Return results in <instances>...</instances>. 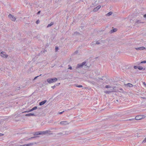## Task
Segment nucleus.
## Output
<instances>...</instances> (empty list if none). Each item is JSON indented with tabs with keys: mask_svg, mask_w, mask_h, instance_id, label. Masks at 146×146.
Masks as SVG:
<instances>
[{
	"mask_svg": "<svg viewBox=\"0 0 146 146\" xmlns=\"http://www.w3.org/2000/svg\"><path fill=\"white\" fill-rule=\"evenodd\" d=\"M57 80V79L56 78H49L47 79V81L49 84H51L56 82Z\"/></svg>",
	"mask_w": 146,
	"mask_h": 146,
	"instance_id": "obj_1",
	"label": "nucleus"
},
{
	"mask_svg": "<svg viewBox=\"0 0 146 146\" xmlns=\"http://www.w3.org/2000/svg\"><path fill=\"white\" fill-rule=\"evenodd\" d=\"M41 135H45L48 134L49 135L52 134V133H50L51 131L50 130H48L45 131H40Z\"/></svg>",
	"mask_w": 146,
	"mask_h": 146,
	"instance_id": "obj_2",
	"label": "nucleus"
},
{
	"mask_svg": "<svg viewBox=\"0 0 146 146\" xmlns=\"http://www.w3.org/2000/svg\"><path fill=\"white\" fill-rule=\"evenodd\" d=\"M86 62H82L81 64H78L77 66H76V68H82L83 66L86 65Z\"/></svg>",
	"mask_w": 146,
	"mask_h": 146,
	"instance_id": "obj_3",
	"label": "nucleus"
},
{
	"mask_svg": "<svg viewBox=\"0 0 146 146\" xmlns=\"http://www.w3.org/2000/svg\"><path fill=\"white\" fill-rule=\"evenodd\" d=\"M8 17L11 20L13 21H15L16 20V18L13 15L11 14H9L8 15Z\"/></svg>",
	"mask_w": 146,
	"mask_h": 146,
	"instance_id": "obj_4",
	"label": "nucleus"
},
{
	"mask_svg": "<svg viewBox=\"0 0 146 146\" xmlns=\"http://www.w3.org/2000/svg\"><path fill=\"white\" fill-rule=\"evenodd\" d=\"M0 55L3 57L7 58L8 56V55L6 54L5 52H2L1 54Z\"/></svg>",
	"mask_w": 146,
	"mask_h": 146,
	"instance_id": "obj_5",
	"label": "nucleus"
},
{
	"mask_svg": "<svg viewBox=\"0 0 146 146\" xmlns=\"http://www.w3.org/2000/svg\"><path fill=\"white\" fill-rule=\"evenodd\" d=\"M69 123L67 121H62L60 122V124L63 125H65L68 124Z\"/></svg>",
	"mask_w": 146,
	"mask_h": 146,
	"instance_id": "obj_6",
	"label": "nucleus"
},
{
	"mask_svg": "<svg viewBox=\"0 0 146 146\" xmlns=\"http://www.w3.org/2000/svg\"><path fill=\"white\" fill-rule=\"evenodd\" d=\"M101 7V6L100 5H99L98 7L95 8L93 10V11L94 12H96L98 11L99 9Z\"/></svg>",
	"mask_w": 146,
	"mask_h": 146,
	"instance_id": "obj_7",
	"label": "nucleus"
},
{
	"mask_svg": "<svg viewBox=\"0 0 146 146\" xmlns=\"http://www.w3.org/2000/svg\"><path fill=\"white\" fill-rule=\"evenodd\" d=\"M142 118V117L141 115H137L135 117V120H139L141 119Z\"/></svg>",
	"mask_w": 146,
	"mask_h": 146,
	"instance_id": "obj_8",
	"label": "nucleus"
},
{
	"mask_svg": "<svg viewBox=\"0 0 146 146\" xmlns=\"http://www.w3.org/2000/svg\"><path fill=\"white\" fill-rule=\"evenodd\" d=\"M68 133V131H66L65 132H63V133H60L58 134V135H68V133Z\"/></svg>",
	"mask_w": 146,
	"mask_h": 146,
	"instance_id": "obj_9",
	"label": "nucleus"
},
{
	"mask_svg": "<svg viewBox=\"0 0 146 146\" xmlns=\"http://www.w3.org/2000/svg\"><path fill=\"white\" fill-rule=\"evenodd\" d=\"M135 49L137 50H143V49H145V47L142 46L140 47L136 48H135Z\"/></svg>",
	"mask_w": 146,
	"mask_h": 146,
	"instance_id": "obj_10",
	"label": "nucleus"
},
{
	"mask_svg": "<svg viewBox=\"0 0 146 146\" xmlns=\"http://www.w3.org/2000/svg\"><path fill=\"white\" fill-rule=\"evenodd\" d=\"M26 116H35L36 115L34 114V113H29L25 115Z\"/></svg>",
	"mask_w": 146,
	"mask_h": 146,
	"instance_id": "obj_11",
	"label": "nucleus"
},
{
	"mask_svg": "<svg viewBox=\"0 0 146 146\" xmlns=\"http://www.w3.org/2000/svg\"><path fill=\"white\" fill-rule=\"evenodd\" d=\"M46 102V100H45L44 101H42L39 103V105L40 106L44 104Z\"/></svg>",
	"mask_w": 146,
	"mask_h": 146,
	"instance_id": "obj_12",
	"label": "nucleus"
},
{
	"mask_svg": "<svg viewBox=\"0 0 146 146\" xmlns=\"http://www.w3.org/2000/svg\"><path fill=\"white\" fill-rule=\"evenodd\" d=\"M41 135L40 131L35 132L34 134V135Z\"/></svg>",
	"mask_w": 146,
	"mask_h": 146,
	"instance_id": "obj_13",
	"label": "nucleus"
},
{
	"mask_svg": "<svg viewBox=\"0 0 146 146\" xmlns=\"http://www.w3.org/2000/svg\"><path fill=\"white\" fill-rule=\"evenodd\" d=\"M112 14V12L111 11H110V12H109V13H108L106 15L107 16H109L110 15H111Z\"/></svg>",
	"mask_w": 146,
	"mask_h": 146,
	"instance_id": "obj_14",
	"label": "nucleus"
},
{
	"mask_svg": "<svg viewBox=\"0 0 146 146\" xmlns=\"http://www.w3.org/2000/svg\"><path fill=\"white\" fill-rule=\"evenodd\" d=\"M34 143H30L27 144H25V146H29L30 145H32L34 144Z\"/></svg>",
	"mask_w": 146,
	"mask_h": 146,
	"instance_id": "obj_15",
	"label": "nucleus"
},
{
	"mask_svg": "<svg viewBox=\"0 0 146 146\" xmlns=\"http://www.w3.org/2000/svg\"><path fill=\"white\" fill-rule=\"evenodd\" d=\"M126 85L127 86H129L130 87H132L133 86V85L132 84L129 83L127 84Z\"/></svg>",
	"mask_w": 146,
	"mask_h": 146,
	"instance_id": "obj_16",
	"label": "nucleus"
},
{
	"mask_svg": "<svg viewBox=\"0 0 146 146\" xmlns=\"http://www.w3.org/2000/svg\"><path fill=\"white\" fill-rule=\"evenodd\" d=\"M117 29H114L111 30V32L112 33H113L114 32H116L117 31Z\"/></svg>",
	"mask_w": 146,
	"mask_h": 146,
	"instance_id": "obj_17",
	"label": "nucleus"
},
{
	"mask_svg": "<svg viewBox=\"0 0 146 146\" xmlns=\"http://www.w3.org/2000/svg\"><path fill=\"white\" fill-rule=\"evenodd\" d=\"M53 24V22H51L50 24H49L47 26V27H48L51 26Z\"/></svg>",
	"mask_w": 146,
	"mask_h": 146,
	"instance_id": "obj_18",
	"label": "nucleus"
},
{
	"mask_svg": "<svg viewBox=\"0 0 146 146\" xmlns=\"http://www.w3.org/2000/svg\"><path fill=\"white\" fill-rule=\"evenodd\" d=\"M111 92V91H106L104 92L106 94H109Z\"/></svg>",
	"mask_w": 146,
	"mask_h": 146,
	"instance_id": "obj_19",
	"label": "nucleus"
},
{
	"mask_svg": "<svg viewBox=\"0 0 146 146\" xmlns=\"http://www.w3.org/2000/svg\"><path fill=\"white\" fill-rule=\"evenodd\" d=\"M146 142V137L142 141V143H145Z\"/></svg>",
	"mask_w": 146,
	"mask_h": 146,
	"instance_id": "obj_20",
	"label": "nucleus"
},
{
	"mask_svg": "<svg viewBox=\"0 0 146 146\" xmlns=\"http://www.w3.org/2000/svg\"><path fill=\"white\" fill-rule=\"evenodd\" d=\"M136 23H141V22L140 21V20H137L136 21Z\"/></svg>",
	"mask_w": 146,
	"mask_h": 146,
	"instance_id": "obj_21",
	"label": "nucleus"
},
{
	"mask_svg": "<svg viewBox=\"0 0 146 146\" xmlns=\"http://www.w3.org/2000/svg\"><path fill=\"white\" fill-rule=\"evenodd\" d=\"M111 87L110 86L108 85H107L106 86L105 88H110Z\"/></svg>",
	"mask_w": 146,
	"mask_h": 146,
	"instance_id": "obj_22",
	"label": "nucleus"
},
{
	"mask_svg": "<svg viewBox=\"0 0 146 146\" xmlns=\"http://www.w3.org/2000/svg\"><path fill=\"white\" fill-rule=\"evenodd\" d=\"M138 68L139 70H141L143 69V68L141 66H139Z\"/></svg>",
	"mask_w": 146,
	"mask_h": 146,
	"instance_id": "obj_23",
	"label": "nucleus"
},
{
	"mask_svg": "<svg viewBox=\"0 0 146 146\" xmlns=\"http://www.w3.org/2000/svg\"><path fill=\"white\" fill-rule=\"evenodd\" d=\"M37 108V107L36 106L35 107L33 108V110H36Z\"/></svg>",
	"mask_w": 146,
	"mask_h": 146,
	"instance_id": "obj_24",
	"label": "nucleus"
},
{
	"mask_svg": "<svg viewBox=\"0 0 146 146\" xmlns=\"http://www.w3.org/2000/svg\"><path fill=\"white\" fill-rule=\"evenodd\" d=\"M68 66H69V68H68V69H70V70L72 69V67L71 66H70V65H69Z\"/></svg>",
	"mask_w": 146,
	"mask_h": 146,
	"instance_id": "obj_25",
	"label": "nucleus"
},
{
	"mask_svg": "<svg viewBox=\"0 0 146 146\" xmlns=\"http://www.w3.org/2000/svg\"><path fill=\"white\" fill-rule=\"evenodd\" d=\"M40 22V21L39 20H38L36 22V24H38Z\"/></svg>",
	"mask_w": 146,
	"mask_h": 146,
	"instance_id": "obj_26",
	"label": "nucleus"
},
{
	"mask_svg": "<svg viewBox=\"0 0 146 146\" xmlns=\"http://www.w3.org/2000/svg\"><path fill=\"white\" fill-rule=\"evenodd\" d=\"M76 86L79 88L82 87V85Z\"/></svg>",
	"mask_w": 146,
	"mask_h": 146,
	"instance_id": "obj_27",
	"label": "nucleus"
},
{
	"mask_svg": "<svg viewBox=\"0 0 146 146\" xmlns=\"http://www.w3.org/2000/svg\"><path fill=\"white\" fill-rule=\"evenodd\" d=\"M141 63H146V61L144 60L142 61L141 62Z\"/></svg>",
	"mask_w": 146,
	"mask_h": 146,
	"instance_id": "obj_28",
	"label": "nucleus"
},
{
	"mask_svg": "<svg viewBox=\"0 0 146 146\" xmlns=\"http://www.w3.org/2000/svg\"><path fill=\"white\" fill-rule=\"evenodd\" d=\"M36 137H35V136H34V137H32L30 138H29V139H33V138H35Z\"/></svg>",
	"mask_w": 146,
	"mask_h": 146,
	"instance_id": "obj_29",
	"label": "nucleus"
},
{
	"mask_svg": "<svg viewBox=\"0 0 146 146\" xmlns=\"http://www.w3.org/2000/svg\"><path fill=\"white\" fill-rule=\"evenodd\" d=\"M135 120V119H129L128 120L129 121Z\"/></svg>",
	"mask_w": 146,
	"mask_h": 146,
	"instance_id": "obj_30",
	"label": "nucleus"
},
{
	"mask_svg": "<svg viewBox=\"0 0 146 146\" xmlns=\"http://www.w3.org/2000/svg\"><path fill=\"white\" fill-rule=\"evenodd\" d=\"M96 44H100V43L99 42H98V41H97L96 42Z\"/></svg>",
	"mask_w": 146,
	"mask_h": 146,
	"instance_id": "obj_31",
	"label": "nucleus"
},
{
	"mask_svg": "<svg viewBox=\"0 0 146 146\" xmlns=\"http://www.w3.org/2000/svg\"><path fill=\"white\" fill-rule=\"evenodd\" d=\"M55 49H56V51H57V50L58 49V47L57 46H56L55 47Z\"/></svg>",
	"mask_w": 146,
	"mask_h": 146,
	"instance_id": "obj_32",
	"label": "nucleus"
},
{
	"mask_svg": "<svg viewBox=\"0 0 146 146\" xmlns=\"http://www.w3.org/2000/svg\"><path fill=\"white\" fill-rule=\"evenodd\" d=\"M79 34V33L78 32H75L74 33V35H77L78 34Z\"/></svg>",
	"mask_w": 146,
	"mask_h": 146,
	"instance_id": "obj_33",
	"label": "nucleus"
},
{
	"mask_svg": "<svg viewBox=\"0 0 146 146\" xmlns=\"http://www.w3.org/2000/svg\"><path fill=\"white\" fill-rule=\"evenodd\" d=\"M33 110H33V108L32 109L29 110V111L30 112V111H33Z\"/></svg>",
	"mask_w": 146,
	"mask_h": 146,
	"instance_id": "obj_34",
	"label": "nucleus"
},
{
	"mask_svg": "<svg viewBox=\"0 0 146 146\" xmlns=\"http://www.w3.org/2000/svg\"><path fill=\"white\" fill-rule=\"evenodd\" d=\"M134 68L135 69H136L137 68V66H134Z\"/></svg>",
	"mask_w": 146,
	"mask_h": 146,
	"instance_id": "obj_35",
	"label": "nucleus"
},
{
	"mask_svg": "<svg viewBox=\"0 0 146 146\" xmlns=\"http://www.w3.org/2000/svg\"><path fill=\"white\" fill-rule=\"evenodd\" d=\"M55 86H55L54 85V86H52V88L54 89L55 88Z\"/></svg>",
	"mask_w": 146,
	"mask_h": 146,
	"instance_id": "obj_36",
	"label": "nucleus"
},
{
	"mask_svg": "<svg viewBox=\"0 0 146 146\" xmlns=\"http://www.w3.org/2000/svg\"><path fill=\"white\" fill-rule=\"evenodd\" d=\"M30 111H29V110H27L26 111H25L23 112V113H25V112H29Z\"/></svg>",
	"mask_w": 146,
	"mask_h": 146,
	"instance_id": "obj_37",
	"label": "nucleus"
},
{
	"mask_svg": "<svg viewBox=\"0 0 146 146\" xmlns=\"http://www.w3.org/2000/svg\"><path fill=\"white\" fill-rule=\"evenodd\" d=\"M38 76H36V77H35V78H34V80L36 79V78H37L38 77Z\"/></svg>",
	"mask_w": 146,
	"mask_h": 146,
	"instance_id": "obj_38",
	"label": "nucleus"
},
{
	"mask_svg": "<svg viewBox=\"0 0 146 146\" xmlns=\"http://www.w3.org/2000/svg\"><path fill=\"white\" fill-rule=\"evenodd\" d=\"M40 12V11H38V13H37V14H39Z\"/></svg>",
	"mask_w": 146,
	"mask_h": 146,
	"instance_id": "obj_39",
	"label": "nucleus"
},
{
	"mask_svg": "<svg viewBox=\"0 0 146 146\" xmlns=\"http://www.w3.org/2000/svg\"><path fill=\"white\" fill-rule=\"evenodd\" d=\"M143 17L145 18H146V14L144 15Z\"/></svg>",
	"mask_w": 146,
	"mask_h": 146,
	"instance_id": "obj_40",
	"label": "nucleus"
},
{
	"mask_svg": "<svg viewBox=\"0 0 146 146\" xmlns=\"http://www.w3.org/2000/svg\"><path fill=\"white\" fill-rule=\"evenodd\" d=\"M64 112V111H63L62 112H60V113H59V114H62L63 112Z\"/></svg>",
	"mask_w": 146,
	"mask_h": 146,
	"instance_id": "obj_41",
	"label": "nucleus"
},
{
	"mask_svg": "<svg viewBox=\"0 0 146 146\" xmlns=\"http://www.w3.org/2000/svg\"><path fill=\"white\" fill-rule=\"evenodd\" d=\"M3 135V134L0 133V136Z\"/></svg>",
	"mask_w": 146,
	"mask_h": 146,
	"instance_id": "obj_42",
	"label": "nucleus"
},
{
	"mask_svg": "<svg viewBox=\"0 0 146 146\" xmlns=\"http://www.w3.org/2000/svg\"><path fill=\"white\" fill-rule=\"evenodd\" d=\"M17 146H25V145H17Z\"/></svg>",
	"mask_w": 146,
	"mask_h": 146,
	"instance_id": "obj_43",
	"label": "nucleus"
},
{
	"mask_svg": "<svg viewBox=\"0 0 146 146\" xmlns=\"http://www.w3.org/2000/svg\"><path fill=\"white\" fill-rule=\"evenodd\" d=\"M142 98L143 99H145L146 98L145 97H142Z\"/></svg>",
	"mask_w": 146,
	"mask_h": 146,
	"instance_id": "obj_44",
	"label": "nucleus"
},
{
	"mask_svg": "<svg viewBox=\"0 0 146 146\" xmlns=\"http://www.w3.org/2000/svg\"><path fill=\"white\" fill-rule=\"evenodd\" d=\"M143 84H144V85H146V84H145V82H144V83H143Z\"/></svg>",
	"mask_w": 146,
	"mask_h": 146,
	"instance_id": "obj_45",
	"label": "nucleus"
},
{
	"mask_svg": "<svg viewBox=\"0 0 146 146\" xmlns=\"http://www.w3.org/2000/svg\"><path fill=\"white\" fill-rule=\"evenodd\" d=\"M60 84V83H58V85H59Z\"/></svg>",
	"mask_w": 146,
	"mask_h": 146,
	"instance_id": "obj_46",
	"label": "nucleus"
},
{
	"mask_svg": "<svg viewBox=\"0 0 146 146\" xmlns=\"http://www.w3.org/2000/svg\"><path fill=\"white\" fill-rule=\"evenodd\" d=\"M41 75V74H40L39 75V76H40Z\"/></svg>",
	"mask_w": 146,
	"mask_h": 146,
	"instance_id": "obj_47",
	"label": "nucleus"
},
{
	"mask_svg": "<svg viewBox=\"0 0 146 146\" xmlns=\"http://www.w3.org/2000/svg\"><path fill=\"white\" fill-rule=\"evenodd\" d=\"M120 90H122V89H120Z\"/></svg>",
	"mask_w": 146,
	"mask_h": 146,
	"instance_id": "obj_48",
	"label": "nucleus"
}]
</instances>
